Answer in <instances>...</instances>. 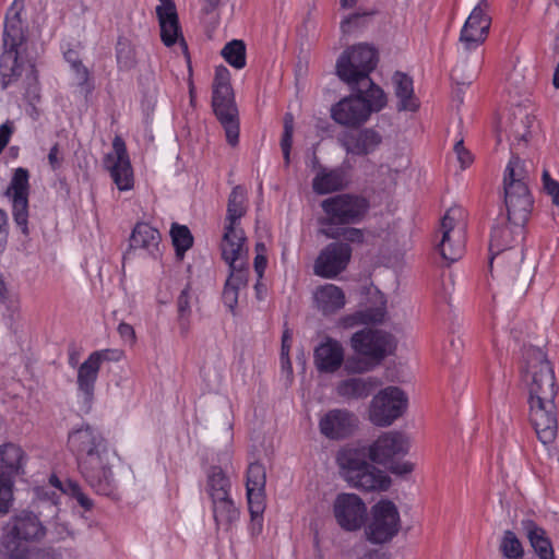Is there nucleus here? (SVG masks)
I'll return each mask as SVG.
<instances>
[{
  "mask_svg": "<svg viewBox=\"0 0 559 559\" xmlns=\"http://www.w3.org/2000/svg\"><path fill=\"white\" fill-rule=\"evenodd\" d=\"M409 441L399 431L382 432L369 447H348L337 454L341 475L353 488L365 492L385 491L391 486L390 476L367 462L385 466L396 476H406L414 471L409 461H399L408 453Z\"/></svg>",
  "mask_w": 559,
  "mask_h": 559,
  "instance_id": "nucleus-1",
  "label": "nucleus"
},
{
  "mask_svg": "<svg viewBox=\"0 0 559 559\" xmlns=\"http://www.w3.org/2000/svg\"><path fill=\"white\" fill-rule=\"evenodd\" d=\"M523 359L522 380L527 390L530 421L538 440L547 445L556 439L558 430L555 371L540 348H525Z\"/></svg>",
  "mask_w": 559,
  "mask_h": 559,
  "instance_id": "nucleus-2",
  "label": "nucleus"
},
{
  "mask_svg": "<svg viewBox=\"0 0 559 559\" xmlns=\"http://www.w3.org/2000/svg\"><path fill=\"white\" fill-rule=\"evenodd\" d=\"M68 445L76 454L78 465L85 481L97 493L110 496L116 488L111 471V454L103 435L90 425L69 433Z\"/></svg>",
  "mask_w": 559,
  "mask_h": 559,
  "instance_id": "nucleus-3",
  "label": "nucleus"
},
{
  "mask_svg": "<svg viewBox=\"0 0 559 559\" xmlns=\"http://www.w3.org/2000/svg\"><path fill=\"white\" fill-rule=\"evenodd\" d=\"M522 237L523 228L495 227L489 243L490 269L495 262L500 266L508 267L511 272L513 290L518 295H524L527 292L536 272V267L532 263H525L522 250L511 248V245Z\"/></svg>",
  "mask_w": 559,
  "mask_h": 559,
  "instance_id": "nucleus-4",
  "label": "nucleus"
},
{
  "mask_svg": "<svg viewBox=\"0 0 559 559\" xmlns=\"http://www.w3.org/2000/svg\"><path fill=\"white\" fill-rule=\"evenodd\" d=\"M212 106L215 116L225 130L227 142L231 146H236L239 139L238 109L230 85V72L224 66H219L215 70Z\"/></svg>",
  "mask_w": 559,
  "mask_h": 559,
  "instance_id": "nucleus-5",
  "label": "nucleus"
},
{
  "mask_svg": "<svg viewBox=\"0 0 559 559\" xmlns=\"http://www.w3.org/2000/svg\"><path fill=\"white\" fill-rule=\"evenodd\" d=\"M46 528L33 512L22 511L10 519L4 527L2 546L10 559H25L26 548L23 542H40Z\"/></svg>",
  "mask_w": 559,
  "mask_h": 559,
  "instance_id": "nucleus-6",
  "label": "nucleus"
},
{
  "mask_svg": "<svg viewBox=\"0 0 559 559\" xmlns=\"http://www.w3.org/2000/svg\"><path fill=\"white\" fill-rule=\"evenodd\" d=\"M402 520L396 504L389 499L374 503L364 523V536L372 545L391 543L400 533Z\"/></svg>",
  "mask_w": 559,
  "mask_h": 559,
  "instance_id": "nucleus-7",
  "label": "nucleus"
},
{
  "mask_svg": "<svg viewBox=\"0 0 559 559\" xmlns=\"http://www.w3.org/2000/svg\"><path fill=\"white\" fill-rule=\"evenodd\" d=\"M378 53L374 48L358 44L344 50L336 61V74L347 85L368 84L376 69Z\"/></svg>",
  "mask_w": 559,
  "mask_h": 559,
  "instance_id": "nucleus-8",
  "label": "nucleus"
},
{
  "mask_svg": "<svg viewBox=\"0 0 559 559\" xmlns=\"http://www.w3.org/2000/svg\"><path fill=\"white\" fill-rule=\"evenodd\" d=\"M370 207L369 201L354 193H341L324 199L321 209L325 217L321 221L324 227H338L360 223Z\"/></svg>",
  "mask_w": 559,
  "mask_h": 559,
  "instance_id": "nucleus-9",
  "label": "nucleus"
},
{
  "mask_svg": "<svg viewBox=\"0 0 559 559\" xmlns=\"http://www.w3.org/2000/svg\"><path fill=\"white\" fill-rule=\"evenodd\" d=\"M408 406L406 393L399 386L379 391L369 405V420L378 427H389L403 416Z\"/></svg>",
  "mask_w": 559,
  "mask_h": 559,
  "instance_id": "nucleus-10",
  "label": "nucleus"
},
{
  "mask_svg": "<svg viewBox=\"0 0 559 559\" xmlns=\"http://www.w3.org/2000/svg\"><path fill=\"white\" fill-rule=\"evenodd\" d=\"M488 8L487 0H480L465 21L459 37L460 58L463 59L467 52H477L488 37L491 24Z\"/></svg>",
  "mask_w": 559,
  "mask_h": 559,
  "instance_id": "nucleus-11",
  "label": "nucleus"
},
{
  "mask_svg": "<svg viewBox=\"0 0 559 559\" xmlns=\"http://www.w3.org/2000/svg\"><path fill=\"white\" fill-rule=\"evenodd\" d=\"M246 190L236 186L228 198L226 226L221 242V250L233 253L235 250H248L246 236L241 228H238V221L246 214Z\"/></svg>",
  "mask_w": 559,
  "mask_h": 559,
  "instance_id": "nucleus-12",
  "label": "nucleus"
},
{
  "mask_svg": "<svg viewBox=\"0 0 559 559\" xmlns=\"http://www.w3.org/2000/svg\"><path fill=\"white\" fill-rule=\"evenodd\" d=\"M462 211L451 207L447 211L440 223L441 240L438 249L441 257L449 263L457 261L464 252V227L459 226Z\"/></svg>",
  "mask_w": 559,
  "mask_h": 559,
  "instance_id": "nucleus-13",
  "label": "nucleus"
},
{
  "mask_svg": "<svg viewBox=\"0 0 559 559\" xmlns=\"http://www.w3.org/2000/svg\"><path fill=\"white\" fill-rule=\"evenodd\" d=\"M222 257L229 266V276L223 290L224 304L234 312L240 289L248 283V250H235L226 253L222 250Z\"/></svg>",
  "mask_w": 559,
  "mask_h": 559,
  "instance_id": "nucleus-14",
  "label": "nucleus"
},
{
  "mask_svg": "<svg viewBox=\"0 0 559 559\" xmlns=\"http://www.w3.org/2000/svg\"><path fill=\"white\" fill-rule=\"evenodd\" d=\"M333 514L340 527L346 532L360 530L367 516V507L355 493H340L333 502Z\"/></svg>",
  "mask_w": 559,
  "mask_h": 559,
  "instance_id": "nucleus-15",
  "label": "nucleus"
},
{
  "mask_svg": "<svg viewBox=\"0 0 559 559\" xmlns=\"http://www.w3.org/2000/svg\"><path fill=\"white\" fill-rule=\"evenodd\" d=\"M109 350L92 353L78 369L76 385L80 399V409L87 413L94 400L95 383L98 377L100 365L108 359Z\"/></svg>",
  "mask_w": 559,
  "mask_h": 559,
  "instance_id": "nucleus-16",
  "label": "nucleus"
},
{
  "mask_svg": "<svg viewBox=\"0 0 559 559\" xmlns=\"http://www.w3.org/2000/svg\"><path fill=\"white\" fill-rule=\"evenodd\" d=\"M104 166L110 173L115 185L120 191H127L133 188V170L126 143L121 136H115L112 141V152L105 156Z\"/></svg>",
  "mask_w": 559,
  "mask_h": 559,
  "instance_id": "nucleus-17",
  "label": "nucleus"
},
{
  "mask_svg": "<svg viewBox=\"0 0 559 559\" xmlns=\"http://www.w3.org/2000/svg\"><path fill=\"white\" fill-rule=\"evenodd\" d=\"M352 248L346 242L335 241L325 246L314 261L313 272L324 278H334L350 261Z\"/></svg>",
  "mask_w": 559,
  "mask_h": 559,
  "instance_id": "nucleus-18",
  "label": "nucleus"
},
{
  "mask_svg": "<svg viewBox=\"0 0 559 559\" xmlns=\"http://www.w3.org/2000/svg\"><path fill=\"white\" fill-rule=\"evenodd\" d=\"M28 171L25 168L15 169L5 195L12 200L13 217L24 235H28Z\"/></svg>",
  "mask_w": 559,
  "mask_h": 559,
  "instance_id": "nucleus-19",
  "label": "nucleus"
},
{
  "mask_svg": "<svg viewBox=\"0 0 559 559\" xmlns=\"http://www.w3.org/2000/svg\"><path fill=\"white\" fill-rule=\"evenodd\" d=\"M350 344L356 354L377 365L391 348V336L383 331L365 329L352 336Z\"/></svg>",
  "mask_w": 559,
  "mask_h": 559,
  "instance_id": "nucleus-20",
  "label": "nucleus"
},
{
  "mask_svg": "<svg viewBox=\"0 0 559 559\" xmlns=\"http://www.w3.org/2000/svg\"><path fill=\"white\" fill-rule=\"evenodd\" d=\"M503 201L509 224L516 228H524L534 205L528 186L503 188Z\"/></svg>",
  "mask_w": 559,
  "mask_h": 559,
  "instance_id": "nucleus-21",
  "label": "nucleus"
},
{
  "mask_svg": "<svg viewBox=\"0 0 559 559\" xmlns=\"http://www.w3.org/2000/svg\"><path fill=\"white\" fill-rule=\"evenodd\" d=\"M337 142L348 155L368 156L381 146L383 136L374 128H364L340 133Z\"/></svg>",
  "mask_w": 559,
  "mask_h": 559,
  "instance_id": "nucleus-22",
  "label": "nucleus"
},
{
  "mask_svg": "<svg viewBox=\"0 0 559 559\" xmlns=\"http://www.w3.org/2000/svg\"><path fill=\"white\" fill-rule=\"evenodd\" d=\"M333 120L345 127H358L365 123L369 117L368 105L357 93L344 97L331 109Z\"/></svg>",
  "mask_w": 559,
  "mask_h": 559,
  "instance_id": "nucleus-23",
  "label": "nucleus"
},
{
  "mask_svg": "<svg viewBox=\"0 0 559 559\" xmlns=\"http://www.w3.org/2000/svg\"><path fill=\"white\" fill-rule=\"evenodd\" d=\"M357 417L347 409L335 408L321 417L320 432L332 440L349 437L357 427Z\"/></svg>",
  "mask_w": 559,
  "mask_h": 559,
  "instance_id": "nucleus-24",
  "label": "nucleus"
},
{
  "mask_svg": "<svg viewBox=\"0 0 559 559\" xmlns=\"http://www.w3.org/2000/svg\"><path fill=\"white\" fill-rule=\"evenodd\" d=\"M24 9L23 0H14L9 8L3 29V50L19 51L26 40V27L21 19Z\"/></svg>",
  "mask_w": 559,
  "mask_h": 559,
  "instance_id": "nucleus-25",
  "label": "nucleus"
},
{
  "mask_svg": "<svg viewBox=\"0 0 559 559\" xmlns=\"http://www.w3.org/2000/svg\"><path fill=\"white\" fill-rule=\"evenodd\" d=\"M349 175L344 166L328 168L318 164V171L312 179V189L317 194H328L345 189Z\"/></svg>",
  "mask_w": 559,
  "mask_h": 559,
  "instance_id": "nucleus-26",
  "label": "nucleus"
},
{
  "mask_svg": "<svg viewBox=\"0 0 559 559\" xmlns=\"http://www.w3.org/2000/svg\"><path fill=\"white\" fill-rule=\"evenodd\" d=\"M160 26V38L166 46L174 45L178 39L183 50L187 51V44L181 36L176 7L173 2H165L156 8Z\"/></svg>",
  "mask_w": 559,
  "mask_h": 559,
  "instance_id": "nucleus-27",
  "label": "nucleus"
},
{
  "mask_svg": "<svg viewBox=\"0 0 559 559\" xmlns=\"http://www.w3.org/2000/svg\"><path fill=\"white\" fill-rule=\"evenodd\" d=\"M314 308L323 316L334 314L344 308L346 297L343 289L334 284L318 286L312 294Z\"/></svg>",
  "mask_w": 559,
  "mask_h": 559,
  "instance_id": "nucleus-28",
  "label": "nucleus"
},
{
  "mask_svg": "<svg viewBox=\"0 0 559 559\" xmlns=\"http://www.w3.org/2000/svg\"><path fill=\"white\" fill-rule=\"evenodd\" d=\"M313 360L320 372L333 373L344 362V349L337 341L328 338L316 347Z\"/></svg>",
  "mask_w": 559,
  "mask_h": 559,
  "instance_id": "nucleus-29",
  "label": "nucleus"
},
{
  "mask_svg": "<svg viewBox=\"0 0 559 559\" xmlns=\"http://www.w3.org/2000/svg\"><path fill=\"white\" fill-rule=\"evenodd\" d=\"M160 234L147 223H138L129 239V250H144L152 258L157 259L160 255Z\"/></svg>",
  "mask_w": 559,
  "mask_h": 559,
  "instance_id": "nucleus-30",
  "label": "nucleus"
},
{
  "mask_svg": "<svg viewBox=\"0 0 559 559\" xmlns=\"http://www.w3.org/2000/svg\"><path fill=\"white\" fill-rule=\"evenodd\" d=\"M381 382L374 377L348 378L336 384L337 395L344 400H362L371 394Z\"/></svg>",
  "mask_w": 559,
  "mask_h": 559,
  "instance_id": "nucleus-31",
  "label": "nucleus"
},
{
  "mask_svg": "<svg viewBox=\"0 0 559 559\" xmlns=\"http://www.w3.org/2000/svg\"><path fill=\"white\" fill-rule=\"evenodd\" d=\"M25 453L21 447L14 443H5L0 447V476L12 478L23 472Z\"/></svg>",
  "mask_w": 559,
  "mask_h": 559,
  "instance_id": "nucleus-32",
  "label": "nucleus"
},
{
  "mask_svg": "<svg viewBox=\"0 0 559 559\" xmlns=\"http://www.w3.org/2000/svg\"><path fill=\"white\" fill-rule=\"evenodd\" d=\"M532 548L539 559H555V552L546 531L532 520L522 522Z\"/></svg>",
  "mask_w": 559,
  "mask_h": 559,
  "instance_id": "nucleus-33",
  "label": "nucleus"
},
{
  "mask_svg": "<svg viewBox=\"0 0 559 559\" xmlns=\"http://www.w3.org/2000/svg\"><path fill=\"white\" fill-rule=\"evenodd\" d=\"M392 82L399 98L397 109L415 111L418 108V103L414 96L413 80L405 73L395 72Z\"/></svg>",
  "mask_w": 559,
  "mask_h": 559,
  "instance_id": "nucleus-34",
  "label": "nucleus"
},
{
  "mask_svg": "<svg viewBox=\"0 0 559 559\" xmlns=\"http://www.w3.org/2000/svg\"><path fill=\"white\" fill-rule=\"evenodd\" d=\"M368 105L369 114L380 111L388 103V98L383 90L374 84L369 78L368 84L349 85Z\"/></svg>",
  "mask_w": 559,
  "mask_h": 559,
  "instance_id": "nucleus-35",
  "label": "nucleus"
},
{
  "mask_svg": "<svg viewBox=\"0 0 559 559\" xmlns=\"http://www.w3.org/2000/svg\"><path fill=\"white\" fill-rule=\"evenodd\" d=\"M24 69L19 62V51L3 50L0 57V78L2 88H7L10 84L22 76Z\"/></svg>",
  "mask_w": 559,
  "mask_h": 559,
  "instance_id": "nucleus-36",
  "label": "nucleus"
},
{
  "mask_svg": "<svg viewBox=\"0 0 559 559\" xmlns=\"http://www.w3.org/2000/svg\"><path fill=\"white\" fill-rule=\"evenodd\" d=\"M530 175L525 163L516 155H513L503 174V188H514L518 186H528Z\"/></svg>",
  "mask_w": 559,
  "mask_h": 559,
  "instance_id": "nucleus-37",
  "label": "nucleus"
},
{
  "mask_svg": "<svg viewBox=\"0 0 559 559\" xmlns=\"http://www.w3.org/2000/svg\"><path fill=\"white\" fill-rule=\"evenodd\" d=\"M213 513L216 524L228 527L234 521L238 519V510L234 506V502L226 497L212 498Z\"/></svg>",
  "mask_w": 559,
  "mask_h": 559,
  "instance_id": "nucleus-38",
  "label": "nucleus"
},
{
  "mask_svg": "<svg viewBox=\"0 0 559 559\" xmlns=\"http://www.w3.org/2000/svg\"><path fill=\"white\" fill-rule=\"evenodd\" d=\"M230 483L224 471L218 466H212L207 472V492L212 498L229 495Z\"/></svg>",
  "mask_w": 559,
  "mask_h": 559,
  "instance_id": "nucleus-39",
  "label": "nucleus"
},
{
  "mask_svg": "<svg viewBox=\"0 0 559 559\" xmlns=\"http://www.w3.org/2000/svg\"><path fill=\"white\" fill-rule=\"evenodd\" d=\"M50 484L56 488L60 489L63 493L76 499L79 504L85 510H91L93 507L92 500L82 491L79 483L67 479L62 483L58 477L51 476Z\"/></svg>",
  "mask_w": 559,
  "mask_h": 559,
  "instance_id": "nucleus-40",
  "label": "nucleus"
},
{
  "mask_svg": "<svg viewBox=\"0 0 559 559\" xmlns=\"http://www.w3.org/2000/svg\"><path fill=\"white\" fill-rule=\"evenodd\" d=\"M264 490L265 489H247V498H248V504H249V511L251 514V519L253 522V530L258 533L261 532L262 528V513L265 508L264 503Z\"/></svg>",
  "mask_w": 559,
  "mask_h": 559,
  "instance_id": "nucleus-41",
  "label": "nucleus"
},
{
  "mask_svg": "<svg viewBox=\"0 0 559 559\" xmlns=\"http://www.w3.org/2000/svg\"><path fill=\"white\" fill-rule=\"evenodd\" d=\"M385 314L384 302L376 308H367L345 318V324L353 326L355 324L379 323Z\"/></svg>",
  "mask_w": 559,
  "mask_h": 559,
  "instance_id": "nucleus-42",
  "label": "nucleus"
},
{
  "mask_svg": "<svg viewBox=\"0 0 559 559\" xmlns=\"http://www.w3.org/2000/svg\"><path fill=\"white\" fill-rule=\"evenodd\" d=\"M222 56L234 68L242 69L246 66V45L242 40L234 39L222 49Z\"/></svg>",
  "mask_w": 559,
  "mask_h": 559,
  "instance_id": "nucleus-43",
  "label": "nucleus"
},
{
  "mask_svg": "<svg viewBox=\"0 0 559 559\" xmlns=\"http://www.w3.org/2000/svg\"><path fill=\"white\" fill-rule=\"evenodd\" d=\"M170 236L177 257L182 259L185 252L190 249L193 243V237L189 228L183 225L174 224L170 230Z\"/></svg>",
  "mask_w": 559,
  "mask_h": 559,
  "instance_id": "nucleus-44",
  "label": "nucleus"
},
{
  "mask_svg": "<svg viewBox=\"0 0 559 559\" xmlns=\"http://www.w3.org/2000/svg\"><path fill=\"white\" fill-rule=\"evenodd\" d=\"M321 233L329 239L343 237L352 243H362L365 240L364 230L355 227H324Z\"/></svg>",
  "mask_w": 559,
  "mask_h": 559,
  "instance_id": "nucleus-45",
  "label": "nucleus"
},
{
  "mask_svg": "<svg viewBox=\"0 0 559 559\" xmlns=\"http://www.w3.org/2000/svg\"><path fill=\"white\" fill-rule=\"evenodd\" d=\"M500 550L507 559H522L524 556L522 543L512 531L504 532Z\"/></svg>",
  "mask_w": 559,
  "mask_h": 559,
  "instance_id": "nucleus-46",
  "label": "nucleus"
},
{
  "mask_svg": "<svg viewBox=\"0 0 559 559\" xmlns=\"http://www.w3.org/2000/svg\"><path fill=\"white\" fill-rule=\"evenodd\" d=\"M25 86V97L27 98L31 106H33V110L38 115L35 104L40 100L39 86H38V78L37 71L33 64H29L26 69V75L24 80Z\"/></svg>",
  "mask_w": 559,
  "mask_h": 559,
  "instance_id": "nucleus-47",
  "label": "nucleus"
},
{
  "mask_svg": "<svg viewBox=\"0 0 559 559\" xmlns=\"http://www.w3.org/2000/svg\"><path fill=\"white\" fill-rule=\"evenodd\" d=\"M190 285L188 284L180 293L177 299V309L179 314L180 328L183 333L188 331L189 317L191 313V295H190Z\"/></svg>",
  "mask_w": 559,
  "mask_h": 559,
  "instance_id": "nucleus-48",
  "label": "nucleus"
},
{
  "mask_svg": "<svg viewBox=\"0 0 559 559\" xmlns=\"http://www.w3.org/2000/svg\"><path fill=\"white\" fill-rule=\"evenodd\" d=\"M266 472L262 464L254 462L251 463L247 471L246 488L265 489Z\"/></svg>",
  "mask_w": 559,
  "mask_h": 559,
  "instance_id": "nucleus-49",
  "label": "nucleus"
},
{
  "mask_svg": "<svg viewBox=\"0 0 559 559\" xmlns=\"http://www.w3.org/2000/svg\"><path fill=\"white\" fill-rule=\"evenodd\" d=\"M294 118L292 114H286L284 118V132L281 140V147L285 164H289L290 148L293 144Z\"/></svg>",
  "mask_w": 559,
  "mask_h": 559,
  "instance_id": "nucleus-50",
  "label": "nucleus"
},
{
  "mask_svg": "<svg viewBox=\"0 0 559 559\" xmlns=\"http://www.w3.org/2000/svg\"><path fill=\"white\" fill-rule=\"evenodd\" d=\"M117 61L120 68L130 69L135 64V53L128 41H119L117 46Z\"/></svg>",
  "mask_w": 559,
  "mask_h": 559,
  "instance_id": "nucleus-51",
  "label": "nucleus"
},
{
  "mask_svg": "<svg viewBox=\"0 0 559 559\" xmlns=\"http://www.w3.org/2000/svg\"><path fill=\"white\" fill-rule=\"evenodd\" d=\"M12 480L0 476V513H7L10 509L13 492Z\"/></svg>",
  "mask_w": 559,
  "mask_h": 559,
  "instance_id": "nucleus-52",
  "label": "nucleus"
},
{
  "mask_svg": "<svg viewBox=\"0 0 559 559\" xmlns=\"http://www.w3.org/2000/svg\"><path fill=\"white\" fill-rule=\"evenodd\" d=\"M376 364L369 358L361 356L350 357L345 361V369L350 373H362L371 370Z\"/></svg>",
  "mask_w": 559,
  "mask_h": 559,
  "instance_id": "nucleus-53",
  "label": "nucleus"
},
{
  "mask_svg": "<svg viewBox=\"0 0 559 559\" xmlns=\"http://www.w3.org/2000/svg\"><path fill=\"white\" fill-rule=\"evenodd\" d=\"M368 13H353L346 16L341 22V31L343 34H350L354 31L362 27L365 25L366 17Z\"/></svg>",
  "mask_w": 559,
  "mask_h": 559,
  "instance_id": "nucleus-54",
  "label": "nucleus"
},
{
  "mask_svg": "<svg viewBox=\"0 0 559 559\" xmlns=\"http://www.w3.org/2000/svg\"><path fill=\"white\" fill-rule=\"evenodd\" d=\"M543 187L546 193L551 197L552 203L559 206V182L554 180L547 170L543 173Z\"/></svg>",
  "mask_w": 559,
  "mask_h": 559,
  "instance_id": "nucleus-55",
  "label": "nucleus"
},
{
  "mask_svg": "<svg viewBox=\"0 0 559 559\" xmlns=\"http://www.w3.org/2000/svg\"><path fill=\"white\" fill-rule=\"evenodd\" d=\"M524 121L522 118L519 123L513 122L511 127V134L514 136V139L520 143L521 141L526 142L527 141V128L528 124L532 122V119L530 116L525 115Z\"/></svg>",
  "mask_w": 559,
  "mask_h": 559,
  "instance_id": "nucleus-56",
  "label": "nucleus"
},
{
  "mask_svg": "<svg viewBox=\"0 0 559 559\" xmlns=\"http://www.w3.org/2000/svg\"><path fill=\"white\" fill-rule=\"evenodd\" d=\"M76 74V79L79 84L85 90V92H90L91 87L88 86L90 73L88 70L82 64L80 60L73 61L72 68Z\"/></svg>",
  "mask_w": 559,
  "mask_h": 559,
  "instance_id": "nucleus-57",
  "label": "nucleus"
},
{
  "mask_svg": "<svg viewBox=\"0 0 559 559\" xmlns=\"http://www.w3.org/2000/svg\"><path fill=\"white\" fill-rule=\"evenodd\" d=\"M454 152L457 156V160L460 162L463 168L469 166L473 162L471 153L464 147L463 141H459L454 145Z\"/></svg>",
  "mask_w": 559,
  "mask_h": 559,
  "instance_id": "nucleus-58",
  "label": "nucleus"
},
{
  "mask_svg": "<svg viewBox=\"0 0 559 559\" xmlns=\"http://www.w3.org/2000/svg\"><path fill=\"white\" fill-rule=\"evenodd\" d=\"M118 333L127 344L134 345L136 336L132 325L121 322L118 326Z\"/></svg>",
  "mask_w": 559,
  "mask_h": 559,
  "instance_id": "nucleus-59",
  "label": "nucleus"
},
{
  "mask_svg": "<svg viewBox=\"0 0 559 559\" xmlns=\"http://www.w3.org/2000/svg\"><path fill=\"white\" fill-rule=\"evenodd\" d=\"M63 160L62 153L60 151L59 144H55L48 154V163L50 167L56 170L61 166V163Z\"/></svg>",
  "mask_w": 559,
  "mask_h": 559,
  "instance_id": "nucleus-60",
  "label": "nucleus"
},
{
  "mask_svg": "<svg viewBox=\"0 0 559 559\" xmlns=\"http://www.w3.org/2000/svg\"><path fill=\"white\" fill-rule=\"evenodd\" d=\"M266 264H267L266 257L264 254H262L261 252L257 253V255L254 258V271H255L259 280L262 278L263 273L266 267Z\"/></svg>",
  "mask_w": 559,
  "mask_h": 559,
  "instance_id": "nucleus-61",
  "label": "nucleus"
},
{
  "mask_svg": "<svg viewBox=\"0 0 559 559\" xmlns=\"http://www.w3.org/2000/svg\"><path fill=\"white\" fill-rule=\"evenodd\" d=\"M290 340V335L288 334V332L286 331L284 334H283V340H282V359L286 360V365L290 368V361H289V358H288V353H289V344H288V341Z\"/></svg>",
  "mask_w": 559,
  "mask_h": 559,
  "instance_id": "nucleus-62",
  "label": "nucleus"
},
{
  "mask_svg": "<svg viewBox=\"0 0 559 559\" xmlns=\"http://www.w3.org/2000/svg\"><path fill=\"white\" fill-rule=\"evenodd\" d=\"M359 559H389L385 552L377 549H370L364 554Z\"/></svg>",
  "mask_w": 559,
  "mask_h": 559,
  "instance_id": "nucleus-63",
  "label": "nucleus"
},
{
  "mask_svg": "<svg viewBox=\"0 0 559 559\" xmlns=\"http://www.w3.org/2000/svg\"><path fill=\"white\" fill-rule=\"evenodd\" d=\"M409 166V158L407 155H402L400 157V163L396 167V170L400 171V170H403V169H406L407 167Z\"/></svg>",
  "mask_w": 559,
  "mask_h": 559,
  "instance_id": "nucleus-64",
  "label": "nucleus"
}]
</instances>
